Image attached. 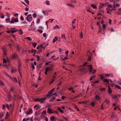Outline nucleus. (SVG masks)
Returning <instances> with one entry per match:
<instances>
[{
  "label": "nucleus",
  "instance_id": "c85d7f7f",
  "mask_svg": "<svg viewBox=\"0 0 121 121\" xmlns=\"http://www.w3.org/2000/svg\"><path fill=\"white\" fill-rule=\"evenodd\" d=\"M60 27L58 25H56L53 28V29L55 30L56 29H59Z\"/></svg>",
  "mask_w": 121,
  "mask_h": 121
},
{
  "label": "nucleus",
  "instance_id": "423d86ee",
  "mask_svg": "<svg viewBox=\"0 0 121 121\" xmlns=\"http://www.w3.org/2000/svg\"><path fill=\"white\" fill-rule=\"evenodd\" d=\"M51 10H45L43 11H42V12L44 15H45L46 14H47V15H48V13H49Z\"/></svg>",
  "mask_w": 121,
  "mask_h": 121
},
{
  "label": "nucleus",
  "instance_id": "bb28decb",
  "mask_svg": "<svg viewBox=\"0 0 121 121\" xmlns=\"http://www.w3.org/2000/svg\"><path fill=\"white\" fill-rule=\"evenodd\" d=\"M66 36L65 35V34H62L61 35V38L62 39L64 38L65 40H66Z\"/></svg>",
  "mask_w": 121,
  "mask_h": 121
},
{
  "label": "nucleus",
  "instance_id": "1a4fd4ad",
  "mask_svg": "<svg viewBox=\"0 0 121 121\" xmlns=\"http://www.w3.org/2000/svg\"><path fill=\"white\" fill-rule=\"evenodd\" d=\"M29 51L30 52L33 54H34L33 56H34L36 54V51L34 49H32L31 51L29 50Z\"/></svg>",
  "mask_w": 121,
  "mask_h": 121
},
{
  "label": "nucleus",
  "instance_id": "774afa93",
  "mask_svg": "<svg viewBox=\"0 0 121 121\" xmlns=\"http://www.w3.org/2000/svg\"><path fill=\"white\" fill-rule=\"evenodd\" d=\"M40 19L39 18H38L37 19L36 23H39L40 22Z\"/></svg>",
  "mask_w": 121,
  "mask_h": 121
},
{
  "label": "nucleus",
  "instance_id": "e433bc0d",
  "mask_svg": "<svg viewBox=\"0 0 121 121\" xmlns=\"http://www.w3.org/2000/svg\"><path fill=\"white\" fill-rule=\"evenodd\" d=\"M99 90L101 91H105V88H104L101 87V88L99 89Z\"/></svg>",
  "mask_w": 121,
  "mask_h": 121
},
{
  "label": "nucleus",
  "instance_id": "f257e3e1",
  "mask_svg": "<svg viewBox=\"0 0 121 121\" xmlns=\"http://www.w3.org/2000/svg\"><path fill=\"white\" fill-rule=\"evenodd\" d=\"M12 21L10 22V23H13L14 22H18V18L16 17L15 18L14 17H13L11 18Z\"/></svg>",
  "mask_w": 121,
  "mask_h": 121
},
{
  "label": "nucleus",
  "instance_id": "5701e85b",
  "mask_svg": "<svg viewBox=\"0 0 121 121\" xmlns=\"http://www.w3.org/2000/svg\"><path fill=\"white\" fill-rule=\"evenodd\" d=\"M100 5L99 6V8L101 9L104 6V4L103 3H100Z\"/></svg>",
  "mask_w": 121,
  "mask_h": 121
},
{
  "label": "nucleus",
  "instance_id": "69168bd1",
  "mask_svg": "<svg viewBox=\"0 0 121 121\" xmlns=\"http://www.w3.org/2000/svg\"><path fill=\"white\" fill-rule=\"evenodd\" d=\"M43 36L44 37L46 38L47 37L46 36V34L45 33H43Z\"/></svg>",
  "mask_w": 121,
  "mask_h": 121
},
{
  "label": "nucleus",
  "instance_id": "9b49d317",
  "mask_svg": "<svg viewBox=\"0 0 121 121\" xmlns=\"http://www.w3.org/2000/svg\"><path fill=\"white\" fill-rule=\"evenodd\" d=\"M52 109L50 108H48L47 112L48 113L51 114L52 113Z\"/></svg>",
  "mask_w": 121,
  "mask_h": 121
},
{
  "label": "nucleus",
  "instance_id": "0e129e2a",
  "mask_svg": "<svg viewBox=\"0 0 121 121\" xmlns=\"http://www.w3.org/2000/svg\"><path fill=\"white\" fill-rule=\"evenodd\" d=\"M118 108V105H117L114 108V110H116Z\"/></svg>",
  "mask_w": 121,
  "mask_h": 121
},
{
  "label": "nucleus",
  "instance_id": "e2e57ef3",
  "mask_svg": "<svg viewBox=\"0 0 121 121\" xmlns=\"http://www.w3.org/2000/svg\"><path fill=\"white\" fill-rule=\"evenodd\" d=\"M104 81L105 82H109V80L108 79H105L104 80Z\"/></svg>",
  "mask_w": 121,
  "mask_h": 121
},
{
  "label": "nucleus",
  "instance_id": "412c9836",
  "mask_svg": "<svg viewBox=\"0 0 121 121\" xmlns=\"http://www.w3.org/2000/svg\"><path fill=\"white\" fill-rule=\"evenodd\" d=\"M117 14L119 15H121V8H119L118 9Z\"/></svg>",
  "mask_w": 121,
  "mask_h": 121
},
{
  "label": "nucleus",
  "instance_id": "603ef678",
  "mask_svg": "<svg viewBox=\"0 0 121 121\" xmlns=\"http://www.w3.org/2000/svg\"><path fill=\"white\" fill-rule=\"evenodd\" d=\"M33 16L34 18H35L36 17L37 15L35 13L33 14Z\"/></svg>",
  "mask_w": 121,
  "mask_h": 121
},
{
  "label": "nucleus",
  "instance_id": "20e7f679",
  "mask_svg": "<svg viewBox=\"0 0 121 121\" xmlns=\"http://www.w3.org/2000/svg\"><path fill=\"white\" fill-rule=\"evenodd\" d=\"M53 70V69L52 66L48 67L45 69V70H46L48 72L52 70V71Z\"/></svg>",
  "mask_w": 121,
  "mask_h": 121
},
{
  "label": "nucleus",
  "instance_id": "a211bd4d",
  "mask_svg": "<svg viewBox=\"0 0 121 121\" xmlns=\"http://www.w3.org/2000/svg\"><path fill=\"white\" fill-rule=\"evenodd\" d=\"M55 117L53 116L51 117H50V120L51 121H56V120L55 119Z\"/></svg>",
  "mask_w": 121,
  "mask_h": 121
},
{
  "label": "nucleus",
  "instance_id": "dca6fc26",
  "mask_svg": "<svg viewBox=\"0 0 121 121\" xmlns=\"http://www.w3.org/2000/svg\"><path fill=\"white\" fill-rule=\"evenodd\" d=\"M3 73H4L5 75L6 76L8 77L9 78L11 79H12V78L6 72H3Z\"/></svg>",
  "mask_w": 121,
  "mask_h": 121
},
{
  "label": "nucleus",
  "instance_id": "ddd939ff",
  "mask_svg": "<svg viewBox=\"0 0 121 121\" xmlns=\"http://www.w3.org/2000/svg\"><path fill=\"white\" fill-rule=\"evenodd\" d=\"M108 91L109 94H111L112 92V91L109 85L108 86Z\"/></svg>",
  "mask_w": 121,
  "mask_h": 121
},
{
  "label": "nucleus",
  "instance_id": "680f3d73",
  "mask_svg": "<svg viewBox=\"0 0 121 121\" xmlns=\"http://www.w3.org/2000/svg\"><path fill=\"white\" fill-rule=\"evenodd\" d=\"M40 46H41V47L42 49V48H43L44 49L45 48H46L45 46H43V44H42L40 45Z\"/></svg>",
  "mask_w": 121,
  "mask_h": 121
},
{
  "label": "nucleus",
  "instance_id": "39448f33",
  "mask_svg": "<svg viewBox=\"0 0 121 121\" xmlns=\"http://www.w3.org/2000/svg\"><path fill=\"white\" fill-rule=\"evenodd\" d=\"M86 66H87L88 69H89L90 70V73H91L92 71V65H86Z\"/></svg>",
  "mask_w": 121,
  "mask_h": 121
},
{
  "label": "nucleus",
  "instance_id": "c756f323",
  "mask_svg": "<svg viewBox=\"0 0 121 121\" xmlns=\"http://www.w3.org/2000/svg\"><path fill=\"white\" fill-rule=\"evenodd\" d=\"M10 19L9 18H6L5 20V21L6 23H10Z\"/></svg>",
  "mask_w": 121,
  "mask_h": 121
},
{
  "label": "nucleus",
  "instance_id": "09e8293b",
  "mask_svg": "<svg viewBox=\"0 0 121 121\" xmlns=\"http://www.w3.org/2000/svg\"><path fill=\"white\" fill-rule=\"evenodd\" d=\"M37 30L40 33H42L43 32V30L41 29H38Z\"/></svg>",
  "mask_w": 121,
  "mask_h": 121
},
{
  "label": "nucleus",
  "instance_id": "f8f14e48",
  "mask_svg": "<svg viewBox=\"0 0 121 121\" xmlns=\"http://www.w3.org/2000/svg\"><path fill=\"white\" fill-rule=\"evenodd\" d=\"M22 66V65L20 63H19V65H18V71L19 72V74L20 76H21V73L20 72V70H21L20 68Z\"/></svg>",
  "mask_w": 121,
  "mask_h": 121
},
{
  "label": "nucleus",
  "instance_id": "6e6d98bb",
  "mask_svg": "<svg viewBox=\"0 0 121 121\" xmlns=\"http://www.w3.org/2000/svg\"><path fill=\"white\" fill-rule=\"evenodd\" d=\"M80 37H81L82 38L83 37V34H82V32H81V33H80Z\"/></svg>",
  "mask_w": 121,
  "mask_h": 121
},
{
  "label": "nucleus",
  "instance_id": "7ed1b4c3",
  "mask_svg": "<svg viewBox=\"0 0 121 121\" xmlns=\"http://www.w3.org/2000/svg\"><path fill=\"white\" fill-rule=\"evenodd\" d=\"M32 112V109H30L27 110L26 112V113L27 115H28L31 114Z\"/></svg>",
  "mask_w": 121,
  "mask_h": 121
},
{
  "label": "nucleus",
  "instance_id": "4c0bfd02",
  "mask_svg": "<svg viewBox=\"0 0 121 121\" xmlns=\"http://www.w3.org/2000/svg\"><path fill=\"white\" fill-rule=\"evenodd\" d=\"M25 39H27L28 40H30V41H31L32 40V39L30 37H28L26 38H25Z\"/></svg>",
  "mask_w": 121,
  "mask_h": 121
},
{
  "label": "nucleus",
  "instance_id": "49530a36",
  "mask_svg": "<svg viewBox=\"0 0 121 121\" xmlns=\"http://www.w3.org/2000/svg\"><path fill=\"white\" fill-rule=\"evenodd\" d=\"M0 84L2 86H4V83L2 81L0 82Z\"/></svg>",
  "mask_w": 121,
  "mask_h": 121
},
{
  "label": "nucleus",
  "instance_id": "72a5a7b5",
  "mask_svg": "<svg viewBox=\"0 0 121 121\" xmlns=\"http://www.w3.org/2000/svg\"><path fill=\"white\" fill-rule=\"evenodd\" d=\"M91 6L94 9H95L97 7V6L96 5H95L93 4H91Z\"/></svg>",
  "mask_w": 121,
  "mask_h": 121
},
{
  "label": "nucleus",
  "instance_id": "052dcab7",
  "mask_svg": "<svg viewBox=\"0 0 121 121\" xmlns=\"http://www.w3.org/2000/svg\"><path fill=\"white\" fill-rule=\"evenodd\" d=\"M6 106L7 108L9 109H10V106L9 105L7 104H6Z\"/></svg>",
  "mask_w": 121,
  "mask_h": 121
},
{
  "label": "nucleus",
  "instance_id": "58836bf2",
  "mask_svg": "<svg viewBox=\"0 0 121 121\" xmlns=\"http://www.w3.org/2000/svg\"><path fill=\"white\" fill-rule=\"evenodd\" d=\"M51 94L50 93H48V94L47 95H46V97L48 98L50 96H52L51 95Z\"/></svg>",
  "mask_w": 121,
  "mask_h": 121
},
{
  "label": "nucleus",
  "instance_id": "4be33fe9",
  "mask_svg": "<svg viewBox=\"0 0 121 121\" xmlns=\"http://www.w3.org/2000/svg\"><path fill=\"white\" fill-rule=\"evenodd\" d=\"M57 40V37L56 36L54 38V39L53 40V43H54Z\"/></svg>",
  "mask_w": 121,
  "mask_h": 121
},
{
  "label": "nucleus",
  "instance_id": "37998d69",
  "mask_svg": "<svg viewBox=\"0 0 121 121\" xmlns=\"http://www.w3.org/2000/svg\"><path fill=\"white\" fill-rule=\"evenodd\" d=\"M32 43L33 47L34 48H35L36 46L37 45V43Z\"/></svg>",
  "mask_w": 121,
  "mask_h": 121
},
{
  "label": "nucleus",
  "instance_id": "c9c22d12",
  "mask_svg": "<svg viewBox=\"0 0 121 121\" xmlns=\"http://www.w3.org/2000/svg\"><path fill=\"white\" fill-rule=\"evenodd\" d=\"M115 87L117 88H118V89H120L121 88L120 86L118 85H116L115 86Z\"/></svg>",
  "mask_w": 121,
  "mask_h": 121
},
{
  "label": "nucleus",
  "instance_id": "f3484780",
  "mask_svg": "<svg viewBox=\"0 0 121 121\" xmlns=\"http://www.w3.org/2000/svg\"><path fill=\"white\" fill-rule=\"evenodd\" d=\"M95 99L97 100H99L100 99V98L99 95H97L95 97Z\"/></svg>",
  "mask_w": 121,
  "mask_h": 121
},
{
  "label": "nucleus",
  "instance_id": "0eeeda50",
  "mask_svg": "<svg viewBox=\"0 0 121 121\" xmlns=\"http://www.w3.org/2000/svg\"><path fill=\"white\" fill-rule=\"evenodd\" d=\"M46 98H40V103L41 104L43 103L45 101V100L46 99Z\"/></svg>",
  "mask_w": 121,
  "mask_h": 121
},
{
  "label": "nucleus",
  "instance_id": "4468645a",
  "mask_svg": "<svg viewBox=\"0 0 121 121\" xmlns=\"http://www.w3.org/2000/svg\"><path fill=\"white\" fill-rule=\"evenodd\" d=\"M2 50L3 51L4 54V56H5L6 55L7 53L6 52V50L5 48H2Z\"/></svg>",
  "mask_w": 121,
  "mask_h": 121
},
{
  "label": "nucleus",
  "instance_id": "de8ad7c7",
  "mask_svg": "<svg viewBox=\"0 0 121 121\" xmlns=\"http://www.w3.org/2000/svg\"><path fill=\"white\" fill-rule=\"evenodd\" d=\"M87 70V69L85 68H82L81 69V70L82 71H86Z\"/></svg>",
  "mask_w": 121,
  "mask_h": 121
},
{
  "label": "nucleus",
  "instance_id": "4d7b16f0",
  "mask_svg": "<svg viewBox=\"0 0 121 121\" xmlns=\"http://www.w3.org/2000/svg\"><path fill=\"white\" fill-rule=\"evenodd\" d=\"M105 76H107L108 77H109L110 75V74H105L104 75Z\"/></svg>",
  "mask_w": 121,
  "mask_h": 121
},
{
  "label": "nucleus",
  "instance_id": "8fccbe9b",
  "mask_svg": "<svg viewBox=\"0 0 121 121\" xmlns=\"http://www.w3.org/2000/svg\"><path fill=\"white\" fill-rule=\"evenodd\" d=\"M40 98H38L35 99V101H39L40 102Z\"/></svg>",
  "mask_w": 121,
  "mask_h": 121
},
{
  "label": "nucleus",
  "instance_id": "13d9d810",
  "mask_svg": "<svg viewBox=\"0 0 121 121\" xmlns=\"http://www.w3.org/2000/svg\"><path fill=\"white\" fill-rule=\"evenodd\" d=\"M17 48L18 50V51H19L20 50V46L19 45H17Z\"/></svg>",
  "mask_w": 121,
  "mask_h": 121
},
{
  "label": "nucleus",
  "instance_id": "79ce46f5",
  "mask_svg": "<svg viewBox=\"0 0 121 121\" xmlns=\"http://www.w3.org/2000/svg\"><path fill=\"white\" fill-rule=\"evenodd\" d=\"M91 55H92V53H91L90 54V56H88L89 59L87 60H88L89 61L91 60Z\"/></svg>",
  "mask_w": 121,
  "mask_h": 121
},
{
  "label": "nucleus",
  "instance_id": "338daca9",
  "mask_svg": "<svg viewBox=\"0 0 121 121\" xmlns=\"http://www.w3.org/2000/svg\"><path fill=\"white\" fill-rule=\"evenodd\" d=\"M73 89H74V88L73 87H71L69 88L68 89V90H69V91L71 90H72Z\"/></svg>",
  "mask_w": 121,
  "mask_h": 121
},
{
  "label": "nucleus",
  "instance_id": "393cba45",
  "mask_svg": "<svg viewBox=\"0 0 121 121\" xmlns=\"http://www.w3.org/2000/svg\"><path fill=\"white\" fill-rule=\"evenodd\" d=\"M57 109L58 110H59L61 113H64L63 111L61 109V108L60 107H58L57 108Z\"/></svg>",
  "mask_w": 121,
  "mask_h": 121
},
{
  "label": "nucleus",
  "instance_id": "6e6552de",
  "mask_svg": "<svg viewBox=\"0 0 121 121\" xmlns=\"http://www.w3.org/2000/svg\"><path fill=\"white\" fill-rule=\"evenodd\" d=\"M18 58V56L16 53L13 54L12 56V58L13 59H17Z\"/></svg>",
  "mask_w": 121,
  "mask_h": 121
},
{
  "label": "nucleus",
  "instance_id": "ea45409f",
  "mask_svg": "<svg viewBox=\"0 0 121 121\" xmlns=\"http://www.w3.org/2000/svg\"><path fill=\"white\" fill-rule=\"evenodd\" d=\"M11 79L13 80L14 82H17V80L16 78H12V79Z\"/></svg>",
  "mask_w": 121,
  "mask_h": 121
},
{
  "label": "nucleus",
  "instance_id": "a878e982",
  "mask_svg": "<svg viewBox=\"0 0 121 121\" xmlns=\"http://www.w3.org/2000/svg\"><path fill=\"white\" fill-rule=\"evenodd\" d=\"M104 102H105L106 104H108L109 102V100L106 99L104 101Z\"/></svg>",
  "mask_w": 121,
  "mask_h": 121
},
{
  "label": "nucleus",
  "instance_id": "cd10ccee",
  "mask_svg": "<svg viewBox=\"0 0 121 121\" xmlns=\"http://www.w3.org/2000/svg\"><path fill=\"white\" fill-rule=\"evenodd\" d=\"M95 77L96 76L95 75L92 76L90 78V81H91L92 80V79L95 78Z\"/></svg>",
  "mask_w": 121,
  "mask_h": 121
},
{
  "label": "nucleus",
  "instance_id": "9d476101",
  "mask_svg": "<svg viewBox=\"0 0 121 121\" xmlns=\"http://www.w3.org/2000/svg\"><path fill=\"white\" fill-rule=\"evenodd\" d=\"M40 105L39 106L38 104H36L34 107V108H36V110L40 109Z\"/></svg>",
  "mask_w": 121,
  "mask_h": 121
},
{
  "label": "nucleus",
  "instance_id": "473e14b6",
  "mask_svg": "<svg viewBox=\"0 0 121 121\" xmlns=\"http://www.w3.org/2000/svg\"><path fill=\"white\" fill-rule=\"evenodd\" d=\"M30 119V118L29 117L27 118V119L24 118L23 120L22 121H28Z\"/></svg>",
  "mask_w": 121,
  "mask_h": 121
},
{
  "label": "nucleus",
  "instance_id": "a18cd8bd",
  "mask_svg": "<svg viewBox=\"0 0 121 121\" xmlns=\"http://www.w3.org/2000/svg\"><path fill=\"white\" fill-rule=\"evenodd\" d=\"M91 105L93 107H94L95 105V104L94 102H92L91 103Z\"/></svg>",
  "mask_w": 121,
  "mask_h": 121
},
{
  "label": "nucleus",
  "instance_id": "aec40b11",
  "mask_svg": "<svg viewBox=\"0 0 121 121\" xmlns=\"http://www.w3.org/2000/svg\"><path fill=\"white\" fill-rule=\"evenodd\" d=\"M66 5L67 6L70 7L72 8L74 7V6L73 5L71 4L68 3L66 4Z\"/></svg>",
  "mask_w": 121,
  "mask_h": 121
},
{
  "label": "nucleus",
  "instance_id": "5fc2aeb1",
  "mask_svg": "<svg viewBox=\"0 0 121 121\" xmlns=\"http://www.w3.org/2000/svg\"><path fill=\"white\" fill-rule=\"evenodd\" d=\"M67 59H68V58L66 57H65L63 59H62V60H65Z\"/></svg>",
  "mask_w": 121,
  "mask_h": 121
},
{
  "label": "nucleus",
  "instance_id": "f03ea898",
  "mask_svg": "<svg viewBox=\"0 0 121 121\" xmlns=\"http://www.w3.org/2000/svg\"><path fill=\"white\" fill-rule=\"evenodd\" d=\"M32 17H31V14H29L28 15L27 17L26 18V20L29 22H31L32 20Z\"/></svg>",
  "mask_w": 121,
  "mask_h": 121
},
{
  "label": "nucleus",
  "instance_id": "7c9ffc66",
  "mask_svg": "<svg viewBox=\"0 0 121 121\" xmlns=\"http://www.w3.org/2000/svg\"><path fill=\"white\" fill-rule=\"evenodd\" d=\"M17 29L15 30H11V33H13L15 32H16L17 31H18Z\"/></svg>",
  "mask_w": 121,
  "mask_h": 121
},
{
  "label": "nucleus",
  "instance_id": "2f4dec72",
  "mask_svg": "<svg viewBox=\"0 0 121 121\" xmlns=\"http://www.w3.org/2000/svg\"><path fill=\"white\" fill-rule=\"evenodd\" d=\"M104 75L103 74H100L99 75V76L101 79H103L104 78Z\"/></svg>",
  "mask_w": 121,
  "mask_h": 121
},
{
  "label": "nucleus",
  "instance_id": "bf43d9fd",
  "mask_svg": "<svg viewBox=\"0 0 121 121\" xmlns=\"http://www.w3.org/2000/svg\"><path fill=\"white\" fill-rule=\"evenodd\" d=\"M96 72V70L95 69H94L93 70L92 72V74H93L94 73H95Z\"/></svg>",
  "mask_w": 121,
  "mask_h": 121
},
{
  "label": "nucleus",
  "instance_id": "c03bdc74",
  "mask_svg": "<svg viewBox=\"0 0 121 121\" xmlns=\"http://www.w3.org/2000/svg\"><path fill=\"white\" fill-rule=\"evenodd\" d=\"M45 3L46 4H47L48 5H50V2L48 0H47L46 1Z\"/></svg>",
  "mask_w": 121,
  "mask_h": 121
},
{
  "label": "nucleus",
  "instance_id": "b1692460",
  "mask_svg": "<svg viewBox=\"0 0 121 121\" xmlns=\"http://www.w3.org/2000/svg\"><path fill=\"white\" fill-rule=\"evenodd\" d=\"M8 98L9 100V101H10V99H11L12 98V96L11 95L9 94L8 96Z\"/></svg>",
  "mask_w": 121,
  "mask_h": 121
},
{
  "label": "nucleus",
  "instance_id": "f704fd0d",
  "mask_svg": "<svg viewBox=\"0 0 121 121\" xmlns=\"http://www.w3.org/2000/svg\"><path fill=\"white\" fill-rule=\"evenodd\" d=\"M55 89V88H53L51 91L48 92V93H50V94H51L53 92V91H54V90Z\"/></svg>",
  "mask_w": 121,
  "mask_h": 121
},
{
  "label": "nucleus",
  "instance_id": "3c124183",
  "mask_svg": "<svg viewBox=\"0 0 121 121\" xmlns=\"http://www.w3.org/2000/svg\"><path fill=\"white\" fill-rule=\"evenodd\" d=\"M100 82L99 80L98 81H96L93 82L94 84H95V83H99Z\"/></svg>",
  "mask_w": 121,
  "mask_h": 121
},
{
  "label": "nucleus",
  "instance_id": "6ab92c4d",
  "mask_svg": "<svg viewBox=\"0 0 121 121\" xmlns=\"http://www.w3.org/2000/svg\"><path fill=\"white\" fill-rule=\"evenodd\" d=\"M37 49L38 50H39V52H41L42 51V48L41 47V46H38L37 48Z\"/></svg>",
  "mask_w": 121,
  "mask_h": 121
},
{
  "label": "nucleus",
  "instance_id": "864d4df0",
  "mask_svg": "<svg viewBox=\"0 0 121 121\" xmlns=\"http://www.w3.org/2000/svg\"><path fill=\"white\" fill-rule=\"evenodd\" d=\"M107 6L108 8H112V5L110 4H108L107 5Z\"/></svg>",
  "mask_w": 121,
  "mask_h": 121
},
{
  "label": "nucleus",
  "instance_id": "a19ab883",
  "mask_svg": "<svg viewBox=\"0 0 121 121\" xmlns=\"http://www.w3.org/2000/svg\"><path fill=\"white\" fill-rule=\"evenodd\" d=\"M102 26L103 28V30L104 31V29H105L106 27V26L105 24H103L102 25Z\"/></svg>",
  "mask_w": 121,
  "mask_h": 121
},
{
  "label": "nucleus",
  "instance_id": "2eb2a0df",
  "mask_svg": "<svg viewBox=\"0 0 121 121\" xmlns=\"http://www.w3.org/2000/svg\"><path fill=\"white\" fill-rule=\"evenodd\" d=\"M18 31H19L18 33L20 35H22L23 34V32L22 30V29L17 30Z\"/></svg>",
  "mask_w": 121,
  "mask_h": 121
}]
</instances>
